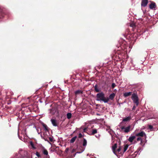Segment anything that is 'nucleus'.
<instances>
[{"label": "nucleus", "instance_id": "obj_1", "mask_svg": "<svg viewBox=\"0 0 158 158\" xmlns=\"http://www.w3.org/2000/svg\"><path fill=\"white\" fill-rule=\"evenodd\" d=\"M96 97L97 100L98 101H102L105 103H107L109 100L108 98H105V94L102 92L97 94Z\"/></svg>", "mask_w": 158, "mask_h": 158}, {"label": "nucleus", "instance_id": "obj_2", "mask_svg": "<svg viewBox=\"0 0 158 158\" xmlns=\"http://www.w3.org/2000/svg\"><path fill=\"white\" fill-rule=\"evenodd\" d=\"M58 108L59 105L58 104H54L53 108L52 109H49V113L52 114H54L56 113H58Z\"/></svg>", "mask_w": 158, "mask_h": 158}, {"label": "nucleus", "instance_id": "obj_3", "mask_svg": "<svg viewBox=\"0 0 158 158\" xmlns=\"http://www.w3.org/2000/svg\"><path fill=\"white\" fill-rule=\"evenodd\" d=\"M131 127V126L130 125L127 127H125V126H121L120 128V131L122 132L127 133L129 132Z\"/></svg>", "mask_w": 158, "mask_h": 158}, {"label": "nucleus", "instance_id": "obj_4", "mask_svg": "<svg viewBox=\"0 0 158 158\" xmlns=\"http://www.w3.org/2000/svg\"><path fill=\"white\" fill-rule=\"evenodd\" d=\"M132 99L134 102L138 106L139 104L138 98L137 95L135 93L133 94L132 95Z\"/></svg>", "mask_w": 158, "mask_h": 158}, {"label": "nucleus", "instance_id": "obj_5", "mask_svg": "<svg viewBox=\"0 0 158 158\" xmlns=\"http://www.w3.org/2000/svg\"><path fill=\"white\" fill-rule=\"evenodd\" d=\"M19 153L22 157H24L27 155V152L22 149H19Z\"/></svg>", "mask_w": 158, "mask_h": 158}, {"label": "nucleus", "instance_id": "obj_6", "mask_svg": "<svg viewBox=\"0 0 158 158\" xmlns=\"http://www.w3.org/2000/svg\"><path fill=\"white\" fill-rule=\"evenodd\" d=\"M135 135L136 136L141 137L144 136L145 138H146L147 137L146 134L143 131H141L139 133H136Z\"/></svg>", "mask_w": 158, "mask_h": 158}, {"label": "nucleus", "instance_id": "obj_7", "mask_svg": "<svg viewBox=\"0 0 158 158\" xmlns=\"http://www.w3.org/2000/svg\"><path fill=\"white\" fill-rule=\"evenodd\" d=\"M136 135H131L129 137L128 140L131 143H132L133 141L136 138Z\"/></svg>", "mask_w": 158, "mask_h": 158}, {"label": "nucleus", "instance_id": "obj_8", "mask_svg": "<svg viewBox=\"0 0 158 158\" xmlns=\"http://www.w3.org/2000/svg\"><path fill=\"white\" fill-rule=\"evenodd\" d=\"M148 3V0H142L141 2V6L143 7L146 6Z\"/></svg>", "mask_w": 158, "mask_h": 158}, {"label": "nucleus", "instance_id": "obj_9", "mask_svg": "<svg viewBox=\"0 0 158 158\" xmlns=\"http://www.w3.org/2000/svg\"><path fill=\"white\" fill-rule=\"evenodd\" d=\"M149 7L151 9H153L156 8V5L155 3L152 2L149 5Z\"/></svg>", "mask_w": 158, "mask_h": 158}, {"label": "nucleus", "instance_id": "obj_10", "mask_svg": "<svg viewBox=\"0 0 158 158\" xmlns=\"http://www.w3.org/2000/svg\"><path fill=\"white\" fill-rule=\"evenodd\" d=\"M51 121L52 122V123L53 126H57V122L55 119H51Z\"/></svg>", "mask_w": 158, "mask_h": 158}, {"label": "nucleus", "instance_id": "obj_11", "mask_svg": "<svg viewBox=\"0 0 158 158\" xmlns=\"http://www.w3.org/2000/svg\"><path fill=\"white\" fill-rule=\"evenodd\" d=\"M78 149L81 151L80 152H77L76 153H81L84 152L85 150V148H83L81 146L79 148H78Z\"/></svg>", "mask_w": 158, "mask_h": 158}, {"label": "nucleus", "instance_id": "obj_12", "mask_svg": "<svg viewBox=\"0 0 158 158\" xmlns=\"http://www.w3.org/2000/svg\"><path fill=\"white\" fill-rule=\"evenodd\" d=\"M131 119V117L130 116H129L123 118V121L124 122H127L130 120Z\"/></svg>", "mask_w": 158, "mask_h": 158}, {"label": "nucleus", "instance_id": "obj_13", "mask_svg": "<svg viewBox=\"0 0 158 158\" xmlns=\"http://www.w3.org/2000/svg\"><path fill=\"white\" fill-rule=\"evenodd\" d=\"M117 148V144L115 143L113 146L112 147V149L113 150V152L116 155V153L115 152V150Z\"/></svg>", "mask_w": 158, "mask_h": 158}, {"label": "nucleus", "instance_id": "obj_14", "mask_svg": "<svg viewBox=\"0 0 158 158\" xmlns=\"http://www.w3.org/2000/svg\"><path fill=\"white\" fill-rule=\"evenodd\" d=\"M115 94L114 93H112L109 96V98H108L109 99H110L111 100H113V98H114V97L115 96Z\"/></svg>", "mask_w": 158, "mask_h": 158}, {"label": "nucleus", "instance_id": "obj_15", "mask_svg": "<svg viewBox=\"0 0 158 158\" xmlns=\"http://www.w3.org/2000/svg\"><path fill=\"white\" fill-rule=\"evenodd\" d=\"M76 95L81 94L82 93V91L80 90H78L76 91L75 92Z\"/></svg>", "mask_w": 158, "mask_h": 158}, {"label": "nucleus", "instance_id": "obj_16", "mask_svg": "<svg viewBox=\"0 0 158 158\" xmlns=\"http://www.w3.org/2000/svg\"><path fill=\"white\" fill-rule=\"evenodd\" d=\"M132 93V92H126L124 94V95L125 97H127L128 96L130 95Z\"/></svg>", "mask_w": 158, "mask_h": 158}, {"label": "nucleus", "instance_id": "obj_17", "mask_svg": "<svg viewBox=\"0 0 158 158\" xmlns=\"http://www.w3.org/2000/svg\"><path fill=\"white\" fill-rule=\"evenodd\" d=\"M77 137V136H75L74 137L72 138L70 140V142L71 143H73L75 140L76 139V138Z\"/></svg>", "mask_w": 158, "mask_h": 158}, {"label": "nucleus", "instance_id": "obj_18", "mask_svg": "<svg viewBox=\"0 0 158 158\" xmlns=\"http://www.w3.org/2000/svg\"><path fill=\"white\" fill-rule=\"evenodd\" d=\"M42 126L46 131H48V128L46 125L44 123H43Z\"/></svg>", "mask_w": 158, "mask_h": 158}, {"label": "nucleus", "instance_id": "obj_19", "mask_svg": "<svg viewBox=\"0 0 158 158\" xmlns=\"http://www.w3.org/2000/svg\"><path fill=\"white\" fill-rule=\"evenodd\" d=\"M128 147V145H124V148H123V152H125L126 150H127Z\"/></svg>", "mask_w": 158, "mask_h": 158}, {"label": "nucleus", "instance_id": "obj_20", "mask_svg": "<svg viewBox=\"0 0 158 158\" xmlns=\"http://www.w3.org/2000/svg\"><path fill=\"white\" fill-rule=\"evenodd\" d=\"M87 144V141L86 139H84L83 142V145L85 147Z\"/></svg>", "mask_w": 158, "mask_h": 158}, {"label": "nucleus", "instance_id": "obj_21", "mask_svg": "<svg viewBox=\"0 0 158 158\" xmlns=\"http://www.w3.org/2000/svg\"><path fill=\"white\" fill-rule=\"evenodd\" d=\"M137 141H140V144H142L143 139L141 137H138L137 139Z\"/></svg>", "mask_w": 158, "mask_h": 158}, {"label": "nucleus", "instance_id": "obj_22", "mask_svg": "<svg viewBox=\"0 0 158 158\" xmlns=\"http://www.w3.org/2000/svg\"><path fill=\"white\" fill-rule=\"evenodd\" d=\"M67 118H68V119H70L71 118V117H72V114H71V113H68V114H67Z\"/></svg>", "mask_w": 158, "mask_h": 158}, {"label": "nucleus", "instance_id": "obj_23", "mask_svg": "<svg viewBox=\"0 0 158 158\" xmlns=\"http://www.w3.org/2000/svg\"><path fill=\"white\" fill-rule=\"evenodd\" d=\"M30 144L31 146V147L33 149H35V147L34 144L32 141H30Z\"/></svg>", "mask_w": 158, "mask_h": 158}, {"label": "nucleus", "instance_id": "obj_24", "mask_svg": "<svg viewBox=\"0 0 158 158\" xmlns=\"http://www.w3.org/2000/svg\"><path fill=\"white\" fill-rule=\"evenodd\" d=\"M139 151H138V152L136 151V152H134V154H133V156H137V155H139Z\"/></svg>", "mask_w": 158, "mask_h": 158}, {"label": "nucleus", "instance_id": "obj_25", "mask_svg": "<svg viewBox=\"0 0 158 158\" xmlns=\"http://www.w3.org/2000/svg\"><path fill=\"white\" fill-rule=\"evenodd\" d=\"M97 130L96 129H94L92 131V134H94L96 133H97Z\"/></svg>", "mask_w": 158, "mask_h": 158}, {"label": "nucleus", "instance_id": "obj_26", "mask_svg": "<svg viewBox=\"0 0 158 158\" xmlns=\"http://www.w3.org/2000/svg\"><path fill=\"white\" fill-rule=\"evenodd\" d=\"M43 153L44 155H47L48 154V151L46 150H44Z\"/></svg>", "mask_w": 158, "mask_h": 158}, {"label": "nucleus", "instance_id": "obj_27", "mask_svg": "<svg viewBox=\"0 0 158 158\" xmlns=\"http://www.w3.org/2000/svg\"><path fill=\"white\" fill-rule=\"evenodd\" d=\"M116 86L115 84L114 83H113L112 84V87L113 88H114L115 86Z\"/></svg>", "mask_w": 158, "mask_h": 158}, {"label": "nucleus", "instance_id": "obj_28", "mask_svg": "<svg viewBox=\"0 0 158 158\" xmlns=\"http://www.w3.org/2000/svg\"><path fill=\"white\" fill-rule=\"evenodd\" d=\"M121 150V147H119V148L117 149V151L118 152H119Z\"/></svg>", "mask_w": 158, "mask_h": 158}, {"label": "nucleus", "instance_id": "obj_29", "mask_svg": "<svg viewBox=\"0 0 158 158\" xmlns=\"http://www.w3.org/2000/svg\"><path fill=\"white\" fill-rule=\"evenodd\" d=\"M149 128L150 129H152L153 128V127L151 125H149L148 126Z\"/></svg>", "mask_w": 158, "mask_h": 158}, {"label": "nucleus", "instance_id": "obj_30", "mask_svg": "<svg viewBox=\"0 0 158 158\" xmlns=\"http://www.w3.org/2000/svg\"><path fill=\"white\" fill-rule=\"evenodd\" d=\"M82 136V134L81 133H80L79 135H78V137L79 138H81Z\"/></svg>", "mask_w": 158, "mask_h": 158}, {"label": "nucleus", "instance_id": "obj_31", "mask_svg": "<svg viewBox=\"0 0 158 158\" xmlns=\"http://www.w3.org/2000/svg\"><path fill=\"white\" fill-rule=\"evenodd\" d=\"M48 139H49V141H51V142H52V141L53 139H52V138H51V137H49L48 138Z\"/></svg>", "mask_w": 158, "mask_h": 158}, {"label": "nucleus", "instance_id": "obj_32", "mask_svg": "<svg viewBox=\"0 0 158 158\" xmlns=\"http://www.w3.org/2000/svg\"><path fill=\"white\" fill-rule=\"evenodd\" d=\"M36 155L38 156V157H39L40 156V155H39V154L38 152H36Z\"/></svg>", "mask_w": 158, "mask_h": 158}, {"label": "nucleus", "instance_id": "obj_33", "mask_svg": "<svg viewBox=\"0 0 158 158\" xmlns=\"http://www.w3.org/2000/svg\"><path fill=\"white\" fill-rule=\"evenodd\" d=\"M97 87L96 85L95 86V90L97 91V92H98L99 91L98 89H96V87Z\"/></svg>", "mask_w": 158, "mask_h": 158}, {"label": "nucleus", "instance_id": "obj_34", "mask_svg": "<svg viewBox=\"0 0 158 158\" xmlns=\"http://www.w3.org/2000/svg\"><path fill=\"white\" fill-rule=\"evenodd\" d=\"M136 108V107L135 106H134L133 107L132 109L134 110L135 109V108Z\"/></svg>", "mask_w": 158, "mask_h": 158}, {"label": "nucleus", "instance_id": "obj_35", "mask_svg": "<svg viewBox=\"0 0 158 158\" xmlns=\"http://www.w3.org/2000/svg\"><path fill=\"white\" fill-rule=\"evenodd\" d=\"M36 130H37V131L38 132V134H40V133L39 132V130H38V129H37Z\"/></svg>", "mask_w": 158, "mask_h": 158}, {"label": "nucleus", "instance_id": "obj_36", "mask_svg": "<svg viewBox=\"0 0 158 158\" xmlns=\"http://www.w3.org/2000/svg\"><path fill=\"white\" fill-rule=\"evenodd\" d=\"M134 25H133V24H131V27H133Z\"/></svg>", "mask_w": 158, "mask_h": 158}, {"label": "nucleus", "instance_id": "obj_37", "mask_svg": "<svg viewBox=\"0 0 158 158\" xmlns=\"http://www.w3.org/2000/svg\"><path fill=\"white\" fill-rule=\"evenodd\" d=\"M96 137H97V138H98V137H99V135H98V136H96V135H95Z\"/></svg>", "mask_w": 158, "mask_h": 158}, {"label": "nucleus", "instance_id": "obj_38", "mask_svg": "<svg viewBox=\"0 0 158 158\" xmlns=\"http://www.w3.org/2000/svg\"><path fill=\"white\" fill-rule=\"evenodd\" d=\"M85 130H86V129H85H85H84V132H85Z\"/></svg>", "mask_w": 158, "mask_h": 158}, {"label": "nucleus", "instance_id": "obj_39", "mask_svg": "<svg viewBox=\"0 0 158 158\" xmlns=\"http://www.w3.org/2000/svg\"><path fill=\"white\" fill-rule=\"evenodd\" d=\"M116 90H117L116 89H115L114 90V91H116Z\"/></svg>", "mask_w": 158, "mask_h": 158}, {"label": "nucleus", "instance_id": "obj_40", "mask_svg": "<svg viewBox=\"0 0 158 158\" xmlns=\"http://www.w3.org/2000/svg\"><path fill=\"white\" fill-rule=\"evenodd\" d=\"M136 143V142H134V143H133V144H135V143Z\"/></svg>", "mask_w": 158, "mask_h": 158}, {"label": "nucleus", "instance_id": "obj_41", "mask_svg": "<svg viewBox=\"0 0 158 158\" xmlns=\"http://www.w3.org/2000/svg\"><path fill=\"white\" fill-rule=\"evenodd\" d=\"M59 148L58 147H56V148Z\"/></svg>", "mask_w": 158, "mask_h": 158}, {"label": "nucleus", "instance_id": "obj_42", "mask_svg": "<svg viewBox=\"0 0 158 158\" xmlns=\"http://www.w3.org/2000/svg\"><path fill=\"white\" fill-rule=\"evenodd\" d=\"M136 131H135V132H134V133H135V132H136Z\"/></svg>", "mask_w": 158, "mask_h": 158}, {"label": "nucleus", "instance_id": "obj_43", "mask_svg": "<svg viewBox=\"0 0 158 158\" xmlns=\"http://www.w3.org/2000/svg\"><path fill=\"white\" fill-rule=\"evenodd\" d=\"M88 155H89V154H87V156H88Z\"/></svg>", "mask_w": 158, "mask_h": 158}, {"label": "nucleus", "instance_id": "obj_44", "mask_svg": "<svg viewBox=\"0 0 158 158\" xmlns=\"http://www.w3.org/2000/svg\"><path fill=\"white\" fill-rule=\"evenodd\" d=\"M35 158H37V157H35Z\"/></svg>", "mask_w": 158, "mask_h": 158}]
</instances>
